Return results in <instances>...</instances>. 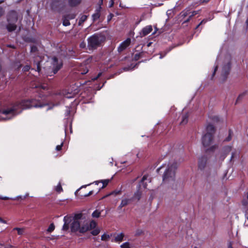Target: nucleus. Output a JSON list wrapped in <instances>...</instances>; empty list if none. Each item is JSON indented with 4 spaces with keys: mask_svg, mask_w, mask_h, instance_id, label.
Segmentation results:
<instances>
[{
    "mask_svg": "<svg viewBox=\"0 0 248 248\" xmlns=\"http://www.w3.org/2000/svg\"><path fill=\"white\" fill-rule=\"evenodd\" d=\"M33 101V100L17 101L13 105L4 108L0 110V121L10 120L21 113L24 109L43 106L35 105Z\"/></svg>",
    "mask_w": 248,
    "mask_h": 248,
    "instance_id": "1",
    "label": "nucleus"
},
{
    "mask_svg": "<svg viewBox=\"0 0 248 248\" xmlns=\"http://www.w3.org/2000/svg\"><path fill=\"white\" fill-rule=\"evenodd\" d=\"M83 215L81 213L76 214L74 217L69 216H66L64 217V224L62 227V230L66 231L69 228V224L72 221L71 224V230L72 232L79 231L80 232L83 233L88 231V228L84 226V222L82 223ZM85 222V220H84Z\"/></svg>",
    "mask_w": 248,
    "mask_h": 248,
    "instance_id": "2",
    "label": "nucleus"
},
{
    "mask_svg": "<svg viewBox=\"0 0 248 248\" xmlns=\"http://www.w3.org/2000/svg\"><path fill=\"white\" fill-rule=\"evenodd\" d=\"M232 57L230 54H226L219 56L217 58V65H216L211 79H212L218 68L219 67L221 74L223 76H227L231 68Z\"/></svg>",
    "mask_w": 248,
    "mask_h": 248,
    "instance_id": "3",
    "label": "nucleus"
},
{
    "mask_svg": "<svg viewBox=\"0 0 248 248\" xmlns=\"http://www.w3.org/2000/svg\"><path fill=\"white\" fill-rule=\"evenodd\" d=\"M207 133L203 136L202 139V142L203 145L208 148V150H213L217 148L216 144H213V137L214 133V127L211 125H208L206 127Z\"/></svg>",
    "mask_w": 248,
    "mask_h": 248,
    "instance_id": "4",
    "label": "nucleus"
},
{
    "mask_svg": "<svg viewBox=\"0 0 248 248\" xmlns=\"http://www.w3.org/2000/svg\"><path fill=\"white\" fill-rule=\"evenodd\" d=\"M176 168V163H170L168 165L163 176V181L164 182H170L174 179Z\"/></svg>",
    "mask_w": 248,
    "mask_h": 248,
    "instance_id": "5",
    "label": "nucleus"
},
{
    "mask_svg": "<svg viewBox=\"0 0 248 248\" xmlns=\"http://www.w3.org/2000/svg\"><path fill=\"white\" fill-rule=\"evenodd\" d=\"M102 41V36L94 34L88 39V47L90 50L96 49L100 45Z\"/></svg>",
    "mask_w": 248,
    "mask_h": 248,
    "instance_id": "6",
    "label": "nucleus"
},
{
    "mask_svg": "<svg viewBox=\"0 0 248 248\" xmlns=\"http://www.w3.org/2000/svg\"><path fill=\"white\" fill-rule=\"evenodd\" d=\"M51 62L53 65L52 73L53 74H55L62 67V63L61 62H59L56 57L51 59Z\"/></svg>",
    "mask_w": 248,
    "mask_h": 248,
    "instance_id": "7",
    "label": "nucleus"
},
{
    "mask_svg": "<svg viewBox=\"0 0 248 248\" xmlns=\"http://www.w3.org/2000/svg\"><path fill=\"white\" fill-rule=\"evenodd\" d=\"M131 43V39L130 38H127L126 40L123 42L118 47V51L119 52L123 51Z\"/></svg>",
    "mask_w": 248,
    "mask_h": 248,
    "instance_id": "8",
    "label": "nucleus"
},
{
    "mask_svg": "<svg viewBox=\"0 0 248 248\" xmlns=\"http://www.w3.org/2000/svg\"><path fill=\"white\" fill-rule=\"evenodd\" d=\"M152 27L151 25L147 26L143 28L140 32V35L141 37L145 36L150 33L152 31Z\"/></svg>",
    "mask_w": 248,
    "mask_h": 248,
    "instance_id": "9",
    "label": "nucleus"
},
{
    "mask_svg": "<svg viewBox=\"0 0 248 248\" xmlns=\"http://www.w3.org/2000/svg\"><path fill=\"white\" fill-rule=\"evenodd\" d=\"M207 160L205 157H202L199 161V168L202 170L204 169L206 164Z\"/></svg>",
    "mask_w": 248,
    "mask_h": 248,
    "instance_id": "10",
    "label": "nucleus"
},
{
    "mask_svg": "<svg viewBox=\"0 0 248 248\" xmlns=\"http://www.w3.org/2000/svg\"><path fill=\"white\" fill-rule=\"evenodd\" d=\"M96 226V223L93 220L91 221L90 223L84 222V226L87 227L88 231L95 228Z\"/></svg>",
    "mask_w": 248,
    "mask_h": 248,
    "instance_id": "11",
    "label": "nucleus"
},
{
    "mask_svg": "<svg viewBox=\"0 0 248 248\" xmlns=\"http://www.w3.org/2000/svg\"><path fill=\"white\" fill-rule=\"evenodd\" d=\"M130 201L131 200L130 199L124 198L123 199L118 208L121 209L122 207L126 206L129 203Z\"/></svg>",
    "mask_w": 248,
    "mask_h": 248,
    "instance_id": "12",
    "label": "nucleus"
},
{
    "mask_svg": "<svg viewBox=\"0 0 248 248\" xmlns=\"http://www.w3.org/2000/svg\"><path fill=\"white\" fill-rule=\"evenodd\" d=\"M124 235L123 233L121 232L118 234L114 238V241L115 242H121L123 240V238Z\"/></svg>",
    "mask_w": 248,
    "mask_h": 248,
    "instance_id": "13",
    "label": "nucleus"
},
{
    "mask_svg": "<svg viewBox=\"0 0 248 248\" xmlns=\"http://www.w3.org/2000/svg\"><path fill=\"white\" fill-rule=\"evenodd\" d=\"M232 151V147L230 146H228L224 148L223 150V152L224 154V155L223 156L222 159H223L226 156Z\"/></svg>",
    "mask_w": 248,
    "mask_h": 248,
    "instance_id": "14",
    "label": "nucleus"
},
{
    "mask_svg": "<svg viewBox=\"0 0 248 248\" xmlns=\"http://www.w3.org/2000/svg\"><path fill=\"white\" fill-rule=\"evenodd\" d=\"M81 1V0H69L68 4L70 6L74 7L79 4Z\"/></svg>",
    "mask_w": 248,
    "mask_h": 248,
    "instance_id": "15",
    "label": "nucleus"
},
{
    "mask_svg": "<svg viewBox=\"0 0 248 248\" xmlns=\"http://www.w3.org/2000/svg\"><path fill=\"white\" fill-rule=\"evenodd\" d=\"M39 56H37L35 58V60L34 61V63H35V64L37 66V70L38 72H40V71L41 70L40 64L42 62V61H39Z\"/></svg>",
    "mask_w": 248,
    "mask_h": 248,
    "instance_id": "16",
    "label": "nucleus"
},
{
    "mask_svg": "<svg viewBox=\"0 0 248 248\" xmlns=\"http://www.w3.org/2000/svg\"><path fill=\"white\" fill-rule=\"evenodd\" d=\"M188 122V114L186 113L182 116V120L181 122V124H185Z\"/></svg>",
    "mask_w": 248,
    "mask_h": 248,
    "instance_id": "17",
    "label": "nucleus"
},
{
    "mask_svg": "<svg viewBox=\"0 0 248 248\" xmlns=\"http://www.w3.org/2000/svg\"><path fill=\"white\" fill-rule=\"evenodd\" d=\"M7 29L9 31H13L16 29V25L14 24L9 23L7 26Z\"/></svg>",
    "mask_w": 248,
    "mask_h": 248,
    "instance_id": "18",
    "label": "nucleus"
},
{
    "mask_svg": "<svg viewBox=\"0 0 248 248\" xmlns=\"http://www.w3.org/2000/svg\"><path fill=\"white\" fill-rule=\"evenodd\" d=\"M141 194V192L139 190H137V191L134 194L133 199L139 200L140 198Z\"/></svg>",
    "mask_w": 248,
    "mask_h": 248,
    "instance_id": "19",
    "label": "nucleus"
},
{
    "mask_svg": "<svg viewBox=\"0 0 248 248\" xmlns=\"http://www.w3.org/2000/svg\"><path fill=\"white\" fill-rule=\"evenodd\" d=\"M87 18V16L86 15L82 16L79 20V25L82 24Z\"/></svg>",
    "mask_w": 248,
    "mask_h": 248,
    "instance_id": "20",
    "label": "nucleus"
},
{
    "mask_svg": "<svg viewBox=\"0 0 248 248\" xmlns=\"http://www.w3.org/2000/svg\"><path fill=\"white\" fill-rule=\"evenodd\" d=\"M100 214L101 212L96 210L92 213V216L93 217H99Z\"/></svg>",
    "mask_w": 248,
    "mask_h": 248,
    "instance_id": "21",
    "label": "nucleus"
},
{
    "mask_svg": "<svg viewBox=\"0 0 248 248\" xmlns=\"http://www.w3.org/2000/svg\"><path fill=\"white\" fill-rule=\"evenodd\" d=\"M100 17V13L98 11H97L93 15L92 17L93 20H96L98 19Z\"/></svg>",
    "mask_w": 248,
    "mask_h": 248,
    "instance_id": "22",
    "label": "nucleus"
},
{
    "mask_svg": "<svg viewBox=\"0 0 248 248\" xmlns=\"http://www.w3.org/2000/svg\"><path fill=\"white\" fill-rule=\"evenodd\" d=\"M100 232V230L98 228H95L91 232V233L93 235H97L99 234Z\"/></svg>",
    "mask_w": 248,
    "mask_h": 248,
    "instance_id": "23",
    "label": "nucleus"
},
{
    "mask_svg": "<svg viewBox=\"0 0 248 248\" xmlns=\"http://www.w3.org/2000/svg\"><path fill=\"white\" fill-rule=\"evenodd\" d=\"M13 230H16L19 235H22L24 232V229L22 228H15Z\"/></svg>",
    "mask_w": 248,
    "mask_h": 248,
    "instance_id": "24",
    "label": "nucleus"
},
{
    "mask_svg": "<svg viewBox=\"0 0 248 248\" xmlns=\"http://www.w3.org/2000/svg\"><path fill=\"white\" fill-rule=\"evenodd\" d=\"M29 195L28 194H26L25 196H24V197H22L21 196H18L15 198H13L12 199V200H19V199H21V200H24L27 197H28Z\"/></svg>",
    "mask_w": 248,
    "mask_h": 248,
    "instance_id": "25",
    "label": "nucleus"
},
{
    "mask_svg": "<svg viewBox=\"0 0 248 248\" xmlns=\"http://www.w3.org/2000/svg\"><path fill=\"white\" fill-rule=\"evenodd\" d=\"M55 189L59 193L62 191V188L60 183H59V184L55 188Z\"/></svg>",
    "mask_w": 248,
    "mask_h": 248,
    "instance_id": "26",
    "label": "nucleus"
},
{
    "mask_svg": "<svg viewBox=\"0 0 248 248\" xmlns=\"http://www.w3.org/2000/svg\"><path fill=\"white\" fill-rule=\"evenodd\" d=\"M101 182L102 184V186H101V188H103L104 187H105V186H107V185L108 184V183L109 182V180H102Z\"/></svg>",
    "mask_w": 248,
    "mask_h": 248,
    "instance_id": "27",
    "label": "nucleus"
},
{
    "mask_svg": "<svg viewBox=\"0 0 248 248\" xmlns=\"http://www.w3.org/2000/svg\"><path fill=\"white\" fill-rule=\"evenodd\" d=\"M142 233H143L142 230L140 229H138L135 231V235L136 236H139V235H141V234H142Z\"/></svg>",
    "mask_w": 248,
    "mask_h": 248,
    "instance_id": "28",
    "label": "nucleus"
},
{
    "mask_svg": "<svg viewBox=\"0 0 248 248\" xmlns=\"http://www.w3.org/2000/svg\"><path fill=\"white\" fill-rule=\"evenodd\" d=\"M109 238V235L104 233L101 236V240L102 241H106Z\"/></svg>",
    "mask_w": 248,
    "mask_h": 248,
    "instance_id": "29",
    "label": "nucleus"
},
{
    "mask_svg": "<svg viewBox=\"0 0 248 248\" xmlns=\"http://www.w3.org/2000/svg\"><path fill=\"white\" fill-rule=\"evenodd\" d=\"M121 248H130V244L128 242H125L121 245Z\"/></svg>",
    "mask_w": 248,
    "mask_h": 248,
    "instance_id": "30",
    "label": "nucleus"
},
{
    "mask_svg": "<svg viewBox=\"0 0 248 248\" xmlns=\"http://www.w3.org/2000/svg\"><path fill=\"white\" fill-rule=\"evenodd\" d=\"M54 229H55V226L53 223H52L49 225V227L48 228V229L47 230V231L48 232H51L54 230Z\"/></svg>",
    "mask_w": 248,
    "mask_h": 248,
    "instance_id": "31",
    "label": "nucleus"
},
{
    "mask_svg": "<svg viewBox=\"0 0 248 248\" xmlns=\"http://www.w3.org/2000/svg\"><path fill=\"white\" fill-rule=\"evenodd\" d=\"M70 24L68 19H64L63 21V25L65 26H69Z\"/></svg>",
    "mask_w": 248,
    "mask_h": 248,
    "instance_id": "32",
    "label": "nucleus"
},
{
    "mask_svg": "<svg viewBox=\"0 0 248 248\" xmlns=\"http://www.w3.org/2000/svg\"><path fill=\"white\" fill-rule=\"evenodd\" d=\"M36 88H41L42 89L45 90L46 89V85H40L39 86H35Z\"/></svg>",
    "mask_w": 248,
    "mask_h": 248,
    "instance_id": "33",
    "label": "nucleus"
},
{
    "mask_svg": "<svg viewBox=\"0 0 248 248\" xmlns=\"http://www.w3.org/2000/svg\"><path fill=\"white\" fill-rule=\"evenodd\" d=\"M30 66L29 65H27L23 67V70L24 71H28L30 70Z\"/></svg>",
    "mask_w": 248,
    "mask_h": 248,
    "instance_id": "34",
    "label": "nucleus"
},
{
    "mask_svg": "<svg viewBox=\"0 0 248 248\" xmlns=\"http://www.w3.org/2000/svg\"><path fill=\"white\" fill-rule=\"evenodd\" d=\"M63 145V143H62L61 145H57L56 147V150L57 151H60L62 149V146Z\"/></svg>",
    "mask_w": 248,
    "mask_h": 248,
    "instance_id": "35",
    "label": "nucleus"
},
{
    "mask_svg": "<svg viewBox=\"0 0 248 248\" xmlns=\"http://www.w3.org/2000/svg\"><path fill=\"white\" fill-rule=\"evenodd\" d=\"M114 3V0H110L109 3V7H112L113 6Z\"/></svg>",
    "mask_w": 248,
    "mask_h": 248,
    "instance_id": "36",
    "label": "nucleus"
},
{
    "mask_svg": "<svg viewBox=\"0 0 248 248\" xmlns=\"http://www.w3.org/2000/svg\"><path fill=\"white\" fill-rule=\"evenodd\" d=\"M197 11H193L191 14L189 15V17L191 18V17L193 16H194L196 15L197 14Z\"/></svg>",
    "mask_w": 248,
    "mask_h": 248,
    "instance_id": "37",
    "label": "nucleus"
},
{
    "mask_svg": "<svg viewBox=\"0 0 248 248\" xmlns=\"http://www.w3.org/2000/svg\"><path fill=\"white\" fill-rule=\"evenodd\" d=\"M148 176L147 175H145L143 176L142 179H141V182L142 183L145 180H147V178H148Z\"/></svg>",
    "mask_w": 248,
    "mask_h": 248,
    "instance_id": "38",
    "label": "nucleus"
},
{
    "mask_svg": "<svg viewBox=\"0 0 248 248\" xmlns=\"http://www.w3.org/2000/svg\"><path fill=\"white\" fill-rule=\"evenodd\" d=\"M12 198H10L8 197H2V196H0V199L1 200H8V199H12Z\"/></svg>",
    "mask_w": 248,
    "mask_h": 248,
    "instance_id": "39",
    "label": "nucleus"
},
{
    "mask_svg": "<svg viewBox=\"0 0 248 248\" xmlns=\"http://www.w3.org/2000/svg\"><path fill=\"white\" fill-rule=\"evenodd\" d=\"M4 10L2 7H0V17H1L4 14Z\"/></svg>",
    "mask_w": 248,
    "mask_h": 248,
    "instance_id": "40",
    "label": "nucleus"
},
{
    "mask_svg": "<svg viewBox=\"0 0 248 248\" xmlns=\"http://www.w3.org/2000/svg\"><path fill=\"white\" fill-rule=\"evenodd\" d=\"M86 43L83 42L80 44V47L81 48H84L86 47Z\"/></svg>",
    "mask_w": 248,
    "mask_h": 248,
    "instance_id": "41",
    "label": "nucleus"
},
{
    "mask_svg": "<svg viewBox=\"0 0 248 248\" xmlns=\"http://www.w3.org/2000/svg\"><path fill=\"white\" fill-rule=\"evenodd\" d=\"M70 113V108L68 107L66 108V115H68Z\"/></svg>",
    "mask_w": 248,
    "mask_h": 248,
    "instance_id": "42",
    "label": "nucleus"
},
{
    "mask_svg": "<svg viewBox=\"0 0 248 248\" xmlns=\"http://www.w3.org/2000/svg\"><path fill=\"white\" fill-rule=\"evenodd\" d=\"M205 22H206V21H205V20H203L200 23V24H199L197 26L196 28H198V27H199L201 25H202V24H203V23H205Z\"/></svg>",
    "mask_w": 248,
    "mask_h": 248,
    "instance_id": "43",
    "label": "nucleus"
},
{
    "mask_svg": "<svg viewBox=\"0 0 248 248\" xmlns=\"http://www.w3.org/2000/svg\"><path fill=\"white\" fill-rule=\"evenodd\" d=\"M102 75V73L101 72H100L98 73L97 76L95 78H94L93 79V80H96L98 78H99Z\"/></svg>",
    "mask_w": 248,
    "mask_h": 248,
    "instance_id": "44",
    "label": "nucleus"
},
{
    "mask_svg": "<svg viewBox=\"0 0 248 248\" xmlns=\"http://www.w3.org/2000/svg\"><path fill=\"white\" fill-rule=\"evenodd\" d=\"M93 191H90L87 194L85 195V197L89 196L93 194Z\"/></svg>",
    "mask_w": 248,
    "mask_h": 248,
    "instance_id": "45",
    "label": "nucleus"
},
{
    "mask_svg": "<svg viewBox=\"0 0 248 248\" xmlns=\"http://www.w3.org/2000/svg\"><path fill=\"white\" fill-rule=\"evenodd\" d=\"M228 248H233L232 247V243L231 242H230L228 245Z\"/></svg>",
    "mask_w": 248,
    "mask_h": 248,
    "instance_id": "46",
    "label": "nucleus"
},
{
    "mask_svg": "<svg viewBox=\"0 0 248 248\" xmlns=\"http://www.w3.org/2000/svg\"><path fill=\"white\" fill-rule=\"evenodd\" d=\"M231 134H229V136H228V137L226 139V140L227 141H229V140H231Z\"/></svg>",
    "mask_w": 248,
    "mask_h": 248,
    "instance_id": "47",
    "label": "nucleus"
},
{
    "mask_svg": "<svg viewBox=\"0 0 248 248\" xmlns=\"http://www.w3.org/2000/svg\"><path fill=\"white\" fill-rule=\"evenodd\" d=\"M36 47L35 46H32L31 48V51H35L36 50Z\"/></svg>",
    "mask_w": 248,
    "mask_h": 248,
    "instance_id": "48",
    "label": "nucleus"
},
{
    "mask_svg": "<svg viewBox=\"0 0 248 248\" xmlns=\"http://www.w3.org/2000/svg\"><path fill=\"white\" fill-rule=\"evenodd\" d=\"M0 222L3 223H6V221L3 220L1 217H0Z\"/></svg>",
    "mask_w": 248,
    "mask_h": 248,
    "instance_id": "49",
    "label": "nucleus"
},
{
    "mask_svg": "<svg viewBox=\"0 0 248 248\" xmlns=\"http://www.w3.org/2000/svg\"><path fill=\"white\" fill-rule=\"evenodd\" d=\"M243 96L242 94L239 95V96L237 98V100L241 99Z\"/></svg>",
    "mask_w": 248,
    "mask_h": 248,
    "instance_id": "50",
    "label": "nucleus"
},
{
    "mask_svg": "<svg viewBox=\"0 0 248 248\" xmlns=\"http://www.w3.org/2000/svg\"><path fill=\"white\" fill-rule=\"evenodd\" d=\"M88 70H85L83 72H82L81 74H86L88 72Z\"/></svg>",
    "mask_w": 248,
    "mask_h": 248,
    "instance_id": "51",
    "label": "nucleus"
},
{
    "mask_svg": "<svg viewBox=\"0 0 248 248\" xmlns=\"http://www.w3.org/2000/svg\"><path fill=\"white\" fill-rule=\"evenodd\" d=\"M75 18V16L74 15H72L71 16V17H70V19H73V18Z\"/></svg>",
    "mask_w": 248,
    "mask_h": 248,
    "instance_id": "52",
    "label": "nucleus"
},
{
    "mask_svg": "<svg viewBox=\"0 0 248 248\" xmlns=\"http://www.w3.org/2000/svg\"><path fill=\"white\" fill-rule=\"evenodd\" d=\"M143 187H144V188H146V185L143 184Z\"/></svg>",
    "mask_w": 248,
    "mask_h": 248,
    "instance_id": "53",
    "label": "nucleus"
},
{
    "mask_svg": "<svg viewBox=\"0 0 248 248\" xmlns=\"http://www.w3.org/2000/svg\"><path fill=\"white\" fill-rule=\"evenodd\" d=\"M162 167L159 168L158 169H157V171H159L161 169Z\"/></svg>",
    "mask_w": 248,
    "mask_h": 248,
    "instance_id": "54",
    "label": "nucleus"
},
{
    "mask_svg": "<svg viewBox=\"0 0 248 248\" xmlns=\"http://www.w3.org/2000/svg\"><path fill=\"white\" fill-rule=\"evenodd\" d=\"M124 70H125V71H127L128 70V68H124Z\"/></svg>",
    "mask_w": 248,
    "mask_h": 248,
    "instance_id": "55",
    "label": "nucleus"
},
{
    "mask_svg": "<svg viewBox=\"0 0 248 248\" xmlns=\"http://www.w3.org/2000/svg\"><path fill=\"white\" fill-rule=\"evenodd\" d=\"M100 3L102 4L103 3V0H100Z\"/></svg>",
    "mask_w": 248,
    "mask_h": 248,
    "instance_id": "56",
    "label": "nucleus"
},
{
    "mask_svg": "<svg viewBox=\"0 0 248 248\" xmlns=\"http://www.w3.org/2000/svg\"><path fill=\"white\" fill-rule=\"evenodd\" d=\"M4 1V0H2L1 1H0V3L3 2Z\"/></svg>",
    "mask_w": 248,
    "mask_h": 248,
    "instance_id": "57",
    "label": "nucleus"
},
{
    "mask_svg": "<svg viewBox=\"0 0 248 248\" xmlns=\"http://www.w3.org/2000/svg\"><path fill=\"white\" fill-rule=\"evenodd\" d=\"M233 153H232V157H233Z\"/></svg>",
    "mask_w": 248,
    "mask_h": 248,
    "instance_id": "58",
    "label": "nucleus"
},
{
    "mask_svg": "<svg viewBox=\"0 0 248 248\" xmlns=\"http://www.w3.org/2000/svg\"><path fill=\"white\" fill-rule=\"evenodd\" d=\"M162 58V56L161 55H160V59H161Z\"/></svg>",
    "mask_w": 248,
    "mask_h": 248,
    "instance_id": "59",
    "label": "nucleus"
},
{
    "mask_svg": "<svg viewBox=\"0 0 248 248\" xmlns=\"http://www.w3.org/2000/svg\"><path fill=\"white\" fill-rule=\"evenodd\" d=\"M150 46V43H149L148 45V46Z\"/></svg>",
    "mask_w": 248,
    "mask_h": 248,
    "instance_id": "60",
    "label": "nucleus"
},
{
    "mask_svg": "<svg viewBox=\"0 0 248 248\" xmlns=\"http://www.w3.org/2000/svg\"><path fill=\"white\" fill-rule=\"evenodd\" d=\"M188 20H189V19H187L186 21L187 22Z\"/></svg>",
    "mask_w": 248,
    "mask_h": 248,
    "instance_id": "61",
    "label": "nucleus"
},
{
    "mask_svg": "<svg viewBox=\"0 0 248 248\" xmlns=\"http://www.w3.org/2000/svg\"><path fill=\"white\" fill-rule=\"evenodd\" d=\"M0 180H1V177H0Z\"/></svg>",
    "mask_w": 248,
    "mask_h": 248,
    "instance_id": "62",
    "label": "nucleus"
}]
</instances>
